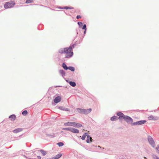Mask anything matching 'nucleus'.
Listing matches in <instances>:
<instances>
[{"instance_id":"nucleus-13","label":"nucleus","mask_w":159,"mask_h":159,"mask_svg":"<svg viewBox=\"0 0 159 159\" xmlns=\"http://www.w3.org/2000/svg\"><path fill=\"white\" fill-rule=\"evenodd\" d=\"M9 118L12 121L15 120L16 118V116L14 115H12L9 117Z\"/></svg>"},{"instance_id":"nucleus-20","label":"nucleus","mask_w":159,"mask_h":159,"mask_svg":"<svg viewBox=\"0 0 159 159\" xmlns=\"http://www.w3.org/2000/svg\"><path fill=\"white\" fill-rule=\"evenodd\" d=\"M59 73L62 76H64L65 75V72L63 70H59Z\"/></svg>"},{"instance_id":"nucleus-27","label":"nucleus","mask_w":159,"mask_h":159,"mask_svg":"<svg viewBox=\"0 0 159 159\" xmlns=\"http://www.w3.org/2000/svg\"><path fill=\"white\" fill-rule=\"evenodd\" d=\"M27 111L26 110H25L22 112V114L24 116H26L27 114Z\"/></svg>"},{"instance_id":"nucleus-1","label":"nucleus","mask_w":159,"mask_h":159,"mask_svg":"<svg viewBox=\"0 0 159 159\" xmlns=\"http://www.w3.org/2000/svg\"><path fill=\"white\" fill-rule=\"evenodd\" d=\"M72 49V48L71 46L65 48L64 52H65V53H66V57L69 58L73 55V52L71 51Z\"/></svg>"},{"instance_id":"nucleus-16","label":"nucleus","mask_w":159,"mask_h":159,"mask_svg":"<svg viewBox=\"0 0 159 159\" xmlns=\"http://www.w3.org/2000/svg\"><path fill=\"white\" fill-rule=\"evenodd\" d=\"M118 119V118L116 116H115L111 117V120L112 121H114L117 120Z\"/></svg>"},{"instance_id":"nucleus-33","label":"nucleus","mask_w":159,"mask_h":159,"mask_svg":"<svg viewBox=\"0 0 159 159\" xmlns=\"http://www.w3.org/2000/svg\"><path fill=\"white\" fill-rule=\"evenodd\" d=\"M86 25L85 24H84L83 27L82 29H84L85 30L86 29Z\"/></svg>"},{"instance_id":"nucleus-32","label":"nucleus","mask_w":159,"mask_h":159,"mask_svg":"<svg viewBox=\"0 0 159 159\" xmlns=\"http://www.w3.org/2000/svg\"><path fill=\"white\" fill-rule=\"evenodd\" d=\"M78 24L80 26H82L83 23L81 22H79L78 23Z\"/></svg>"},{"instance_id":"nucleus-6","label":"nucleus","mask_w":159,"mask_h":159,"mask_svg":"<svg viewBox=\"0 0 159 159\" xmlns=\"http://www.w3.org/2000/svg\"><path fill=\"white\" fill-rule=\"evenodd\" d=\"M117 115L119 116L118 119L120 120H121L124 118L125 116L121 112H118L117 114Z\"/></svg>"},{"instance_id":"nucleus-24","label":"nucleus","mask_w":159,"mask_h":159,"mask_svg":"<svg viewBox=\"0 0 159 159\" xmlns=\"http://www.w3.org/2000/svg\"><path fill=\"white\" fill-rule=\"evenodd\" d=\"M73 7H65L63 9H73Z\"/></svg>"},{"instance_id":"nucleus-29","label":"nucleus","mask_w":159,"mask_h":159,"mask_svg":"<svg viewBox=\"0 0 159 159\" xmlns=\"http://www.w3.org/2000/svg\"><path fill=\"white\" fill-rule=\"evenodd\" d=\"M83 109H81L80 108H77L76 109V110L77 111L80 113H82V111L81 110H83Z\"/></svg>"},{"instance_id":"nucleus-11","label":"nucleus","mask_w":159,"mask_h":159,"mask_svg":"<svg viewBox=\"0 0 159 159\" xmlns=\"http://www.w3.org/2000/svg\"><path fill=\"white\" fill-rule=\"evenodd\" d=\"M70 132L74 133H78L79 132V130L76 129L71 127Z\"/></svg>"},{"instance_id":"nucleus-3","label":"nucleus","mask_w":159,"mask_h":159,"mask_svg":"<svg viewBox=\"0 0 159 159\" xmlns=\"http://www.w3.org/2000/svg\"><path fill=\"white\" fill-rule=\"evenodd\" d=\"M146 122L145 120H140L132 123V125H139L144 124Z\"/></svg>"},{"instance_id":"nucleus-7","label":"nucleus","mask_w":159,"mask_h":159,"mask_svg":"<svg viewBox=\"0 0 159 159\" xmlns=\"http://www.w3.org/2000/svg\"><path fill=\"white\" fill-rule=\"evenodd\" d=\"M81 110L82 111V113H83L84 114H87L91 112L92 111V109L91 108H89L87 110L83 109V110Z\"/></svg>"},{"instance_id":"nucleus-23","label":"nucleus","mask_w":159,"mask_h":159,"mask_svg":"<svg viewBox=\"0 0 159 159\" xmlns=\"http://www.w3.org/2000/svg\"><path fill=\"white\" fill-rule=\"evenodd\" d=\"M65 50V48L63 49H62L59 50V52L61 53H65V52H64Z\"/></svg>"},{"instance_id":"nucleus-10","label":"nucleus","mask_w":159,"mask_h":159,"mask_svg":"<svg viewBox=\"0 0 159 159\" xmlns=\"http://www.w3.org/2000/svg\"><path fill=\"white\" fill-rule=\"evenodd\" d=\"M148 119L150 120H155L158 119L157 117L153 116L152 115L148 117Z\"/></svg>"},{"instance_id":"nucleus-18","label":"nucleus","mask_w":159,"mask_h":159,"mask_svg":"<svg viewBox=\"0 0 159 159\" xmlns=\"http://www.w3.org/2000/svg\"><path fill=\"white\" fill-rule=\"evenodd\" d=\"M62 67L65 70H67L68 69V68L66 65L65 63H63L62 65Z\"/></svg>"},{"instance_id":"nucleus-5","label":"nucleus","mask_w":159,"mask_h":159,"mask_svg":"<svg viewBox=\"0 0 159 159\" xmlns=\"http://www.w3.org/2000/svg\"><path fill=\"white\" fill-rule=\"evenodd\" d=\"M123 119H124L128 123L130 122L133 121L132 119L130 117L128 116H125L124 117Z\"/></svg>"},{"instance_id":"nucleus-34","label":"nucleus","mask_w":159,"mask_h":159,"mask_svg":"<svg viewBox=\"0 0 159 159\" xmlns=\"http://www.w3.org/2000/svg\"><path fill=\"white\" fill-rule=\"evenodd\" d=\"M81 18V16H80L78 15L76 16V18L77 19H79Z\"/></svg>"},{"instance_id":"nucleus-37","label":"nucleus","mask_w":159,"mask_h":159,"mask_svg":"<svg viewBox=\"0 0 159 159\" xmlns=\"http://www.w3.org/2000/svg\"><path fill=\"white\" fill-rule=\"evenodd\" d=\"M85 32H86V31L85 30V31H84V33H85Z\"/></svg>"},{"instance_id":"nucleus-14","label":"nucleus","mask_w":159,"mask_h":159,"mask_svg":"<svg viewBox=\"0 0 159 159\" xmlns=\"http://www.w3.org/2000/svg\"><path fill=\"white\" fill-rule=\"evenodd\" d=\"M82 126V125L80 123L75 122L74 127H76L78 128Z\"/></svg>"},{"instance_id":"nucleus-35","label":"nucleus","mask_w":159,"mask_h":159,"mask_svg":"<svg viewBox=\"0 0 159 159\" xmlns=\"http://www.w3.org/2000/svg\"><path fill=\"white\" fill-rule=\"evenodd\" d=\"M153 157L154 159H159V158H158L155 155L153 156Z\"/></svg>"},{"instance_id":"nucleus-22","label":"nucleus","mask_w":159,"mask_h":159,"mask_svg":"<svg viewBox=\"0 0 159 159\" xmlns=\"http://www.w3.org/2000/svg\"><path fill=\"white\" fill-rule=\"evenodd\" d=\"M68 69H69L72 71H74L75 70L74 68L72 66L68 67Z\"/></svg>"},{"instance_id":"nucleus-9","label":"nucleus","mask_w":159,"mask_h":159,"mask_svg":"<svg viewBox=\"0 0 159 159\" xmlns=\"http://www.w3.org/2000/svg\"><path fill=\"white\" fill-rule=\"evenodd\" d=\"M61 99V97L60 96H57L54 99V102L55 103H57L59 102Z\"/></svg>"},{"instance_id":"nucleus-38","label":"nucleus","mask_w":159,"mask_h":159,"mask_svg":"<svg viewBox=\"0 0 159 159\" xmlns=\"http://www.w3.org/2000/svg\"><path fill=\"white\" fill-rule=\"evenodd\" d=\"M144 158H145V159H146V157H144Z\"/></svg>"},{"instance_id":"nucleus-2","label":"nucleus","mask_w":159,"mask_h":159,"mask_svg":"<svg viewBox=\"0 0 159 159\" xmlns=\"http://www.w3.org/2000/svg\"><path fill=\"white\" fill-rule=\"evenodd\" d=\"M15 4V3L14 2L11 1L10 2H6L4 6V7L5 9H7L11 8L14 6Z\"/></svg>"},{"instance_id":"nucleus-19","label":"nucleus","mask_w":159,"mask_h":159,"mask_svg":"<svg viewBox=\"0 0 159 159\" xmlns=\"http://www.w3.org/2000/svg\"><path fill=\"white\" fill-rule=\"evenodd\" d=\"M70 84L73 87H75L76 85V84L75 82H74L70 81L69 82Z\"/></svg>"},{"instance_id":"nucleus-30","label":"nucleus","mask_w":159,"mask_h":159,"mask_svg":"<svg viewBox=\"0 0 159 159\" xmlns=\"http://www.w3.org/2000/svg\"><path fill=\"white\" fill-rule=\"evenodd\" d=\"M57 145L60 147L62 146L64 144L62 142H59L57 143Z\"/></svg>"},{"instance_id":"nucleus-15","label":"nucleus","mask_w":159,"mask_h":159,"mask_svg":"<svg viewBox=\"0 0 159 159\" xmlns=\"http://www.w3.org/2000/svg\"><path fill=\"white\" fill-rule=\"evenodd\" d=\"M22 130V129L21 128L17 129L13 131V132L15 133H17L18 132L21 131Z\"/></svg>"},{"instance_id":"nucleus-8","label":"nucleus","mask_w":159,"mask_h":159,"mask_svg":"<svg viewBox=\"0 0 159 159\" xmlns=\"http://www.w3.org/2000/svg\"><path fill=\"white\" fill-rule=\"evenodd\" d=\"M75 122H68L64 124V125L68 126H73L74 127Z\"/></svg>"},{"instance_id":"nucleus-21","label":"nucleus","mask_w":159,"mask_h":159,"mask_svg":"<svg viewBox=\"0 0 159 159\" xmlns=\"http://www.w3.org/2000/svg\"><path fill=\"white\" fill-rule=\"evenodd\" d=\"M87 135H88V134L87 133H85L82 136L81 139L83 140H84L85 139L86 136H87Z\"/></svg>"},{"instance_id":"nucleus-31","label":"nucleus","mask_w":159,"mask_h":159,"mask_svg":"<svg viewBox=\"0 0 159 159\" xmlns=\"http://www.w3.org/2000/svg\"><path fill=\"white\" fill-rule=\"evenodd\" d=\"M156 150L157 151V152L159 153V145H158L156 148Z\"/></svg>"},{"instance_id":"nucleus-36","label":"nucleus","mask_w":159,"mask_h":159,"mask_svg":"<svg viewBox=\"0 0 159 159\" xmlns=\"http://www.w3.org/2000/svg\"><path fill=\"white\" fill-rule=\"evenodd\" d=\"M37 157L38 159H41V157L40 156H38Z\"/></svg>"},{"instance_id":"nucleus-25","label":"nucleus","mask_w":159,"mask_h":159,"mask_svg":"<svg viewBox=\"0 0 159 159\" xmlns=\"http://www.w3.org/2000/svg\"><path fill=\"white\" fill-rule=\"evenodd\" d=\"M62 156V154L61 153L58 154V155H57L55 157V159H57L61 157V156Z\"/></svg>"},{"instance_id":"nucleus-12","label":"nucleus","mask_w":159,"mask_h":159,"mask_svg":"<svg viewBox=\"0 0 159 159\" xmlns=\"http://www.w3.org/2000/svg\"><path fill=\"white\" fill-rule=\"evenodd\" d=\"M87 139L86 142L87 143H90L92 142V138L90 137L89 135H87Z\"/></svg>"},{"instance_id":"nucleus-4","label":"nucleus","mask_w":159,"mask_h":159,"mask_svg":"<svg viewBox=\"0 0 159 159\" xmlns=\"http://www.w3.org/2000/svg\"><path fill=\"white\" fill-rule=\"evenodd\" d=\"M148 140L150 144L153 147H154L155 143L153 139L151 136H148Z\"/></svg>"},{"instance_id":"nucleus-17","label":"nucleus","mask_w":159,"mask_h":159,"mask_svg":"<svg viewBox=\"0 0 159 159\" xmlns=\"http://www.w3.org/2000/svg\"><path fill=\"white\" fill-rule=\"evenodd\" d=\"M39 151L41 152L43 156H45L47 154L46 151L41 150H39Z\"/></svg>"},{"instance_id":"nucleus-26","label":"nucleus","mask_w":159,"mask_h":159,"mask_svg":"<svg viewBox=\"0 0 159 159\" xmlns=\"http://www.w3.org/2000/svg\"><path fill=\"white\" fill-rule=\"evenodd\" d=\"M71 127H68L67 128H63L62 129L63 130H65L67 131H70L71 130Z\"/></svg>"},{"instance_id":"nucleus-28","label":"nucleus","mask_w":159,"mask_h":159,"mask_svg":"<svg viewBox=\"0 0 159 159\" xmlns=\"http://www.w3.org/2000/svg\"><path fill=\"white\" fill-rule=\"evenodd\" d=\"M33 0H26V3H29L33 2Z\"/></svg>"}]
</instances>
